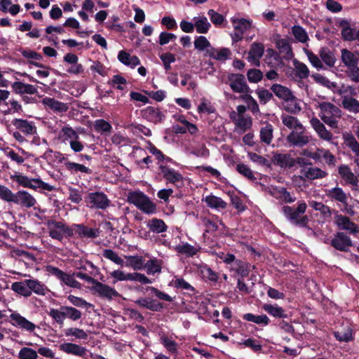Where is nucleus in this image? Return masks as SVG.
Returning <instances> with one entry per match:
<instances>
[{"label":"nucleus","mask_w":359,"mask_h":359,"mask_svg":"<svg viewBox=\"0 0 359 359\" xmlns=\"http://www.w3.org/2000/svg\"><path fill=\"white\" fill-rule=\"evenodd\" d=\"M286 102L287 104L284 108L286 111L293 114H297L301 111L302 107L295 96L294 100H288Z\"/></svg>","instance_id":"nucleus-63"},{"label":"nucleus","mask_w":359,"mask_h":359,"mask_svg":"<svg viewBox=\"0 0 359 359\" xmlns=\"http://www.w3.org/2000/svg\"><path fill=\"white\" fill-rule=\"evenodd\" d=\"M227 79L233 93H252L243 74L230 73L227 76Z\"/></svg>","instance_id":"nucleus-5"},{"label":"nucleus","mask_w":359,"mask_h":359,"mask_svg":"<svg viewBox=\"0 0 359 359\" xmlns=\"http://www.w3.org/2000/svg\"><path fill=\"white\" fill-rule=\"evenodd\" d=\"M193 21L194 22V28H196L198 34H206L208 32L211 25L205 16L194 17Z\"/></svg>","instance_id":"nucleus-34"},{"label":"nucleus","mask_w":359,"mask_h":359,"mask_svg":"<svg viewBox=\"0 0 359 359\" xmlns=\"http://www.w3.org/2000/svg\"><path fill=\"white\" fill-rule=\"evenodd\" d=\"M201 248H196L188 243L177 245L175 250L180 255H184L187 257H192L200 251Z\"/></svg>","instance_id":"nucleus-38"},{"label":"nucleus","mask_w":359,"mask_h":359,"mask_svg":"<svg viewBox=\"0 0 359 359\" xmlns=\"http://www.w3.org/2000/svg\"><path fill=\"white\" fill-rule=\"evenodd\" d=\"M144 268L147 269V273L149 275H154L161 271V267L158 264V261L156 258L148 260L144 265Z\"/></svg>","instance_id":"nucleus-62"},{"label":"nucleus","mask_w":359,"mask_h":359,"mask_svg":"<svg viewBox=\"0 0 359 359\" xmlns=\"http://www.w3.org/2000/svg\"><path fill=\"white\" fill-rule=\"evenodd\" d=\"M250 267L251 265L249 263L239 259L235 262V265L232 269L234 270L236 273L241 276L240 278H244L248 276L250 272Z\"/></svg>","instance_id":"nucleus-36"},{"label":"nucleus","mask_w":359,"mask_h":359,"mask_svg":"<svg viewBox=\"0 0 359 359\" xmlns=\"http://www.w3.org/2000/svg\"><path fill=\"white\" fill-rule=\"evenodd\" d=\"M102 255L104 258L111 260L116 264L123 266V260L112 250L104 249Z\"/></svg>","instance_id":"nucleus-64"},{"label":"nucleus","mask_w":359,"mask_h":359,"mask_svg":"<svg viewBox=\"0 0 359 359\" xmlns=\"http://www.w3.org/2000/svg\"><path fill=\"white\" fill-rule=\"evenodd\" d=\"M147 226L151 231L157 233H163L168 229V226L164 221L158 218L149 219Z\"/></svg>","instance_id":"nucleus-35"},{"label":"nucleus","mask_w":359,"mask_h":359,"mask_svg":"<svg viewBox=\"0 0 359 359\" xmlns=\"http://www.w3.org/2000/svg\"><path fill=\"white\" fill-rule=\"evenodd\" d=\"M276 45L280 53H285L289 57L293 56L292 46L287 39H280L277 40Z\"/></svg>","instance_id":"nucleus-54"},{"label":"nucleus","mask_w":359,"mask_h":359,"mask_svg":"<svg viewBox=\"0 0 359 359\" xmlns=\"http://www.w3.org/2000/svg\"><path fill=\"white\" fill-rule=\"evenodd\" d=\"M311 76L316 83L329 89H333L337 86L335 82L330 81L326 76L320 74H313Z\"/></svg>","instance_id":"nucleus-55"},{"label":"nucleus","mask_w":359,"mask_h":359,"mask_svg":"<svg viewBox=\"0 0 359 359\" xmlns=\"http://www.w3.org/2000/svg\"><path fill=\"white\" fill-rule=\"evenodd\" d=\"M46 271L58 280H60L63 284L70 286L72 281L74 277V273L68 274L59 268L54 266L53 265H47L46 266Z\"/></svg>","instance_id":"nucleus-14"},{"label":"nucleus","mask_w":359,"mask_h":359,"mask_svg":"<svg viewBox=\"0 0 359 359\" xmlns=\"http://www.w3.org/2000/svg\"><path fill=\"white\" fill-rule=\"evenodd\" d=\"M281 120L285 126L287 128L292 130H300L302 128V123L299 121V120L295 117L290 115L283 114L281 116Z\"/></svg>","instance_id":"nucleus-37"},{"label":"nucleus","mask_w":359,"mask_h":359,"mask_svg":"<svg viewBox=\"0 0 359 359\" xmlns=\"http://www.w3.org/2000/svg\"><path fill=\"white\" fill-rule=\"evenodd\" d=\"M342 107L353 113L359 112V101L353 97L344 96L341 100Z\"/></svg>","instance_id":"nucleus-39"},{"label":"nucleus","mask_w":359,"mask_h":359,"mask_svg":"<svg viewBox=\"0 0 359 359\" xmlns=\"http://www.w3.org/2000/svg\"><path fill=\"white\" fill-rule=\"evenodd\" d=\"M74 235L78 234L80 238H95L100 236L99 229L88 228L83 224H73Z\"/></svg>","instance_id":"nucleus-16"},{"label":"nucleus","mask_w":359,"mask_h":359,"mask_svg":"<svg viewBox=\"0 0 359 359\" xmlns=\"http://www.w3.org/2000/svg\"><path fill=\"white\" fill-rule=\"evenodd\" d=\"M273 138V126L270 123H267L264 127L261 128L260 139L261 141L269 144Z\"/></svg>","instance_id":"nucleus-51"},{"label":"nucleus","mask_w":359,"mask_h":359,"mask_svg":"<svg viewBox=\"0 0 359 359\" xmlns=\"http://www.w3.org/2000/svg\"><path fill=\"white\" fill-rule=\"evenodd\" d=\"M128 202L135 205L142 212L151 215L156 213V204L151 201L149 197L140 191L128 193Z\"/></svg>","instance_id":"nucleus-2"},{"label":"nucleus","mask_w":359,"mask_h":359,"mask_svg":"<svg viewBox=\"0 0 359 359\" xmlns=\"http://www.w3.org/2000/svg\"><path fill=\"white\" fill-rule=\"evenodd\" d=\"M262 309L270 316L276 318H287L288 314L287 311L283 307L279 306L277 304H264L262 306Z\"/></svg>","instance_id":"nucleus-25"},{"label":"nucleus","mask_w":359,"mask_h":359,"mask_svg":"<svg viewBox=\"0 0 359 359\" xmlns=\"http://www.w3.org/2000/svg\"><path fill=\"white\" fill-rule=\"evenodd\" d=\"M264 53V46L262 43L254 42L251 44L247 60L252 65L259 67L260 59Z\"/></svg>","instance_id":"nucleus-10"},{"label":"nucleus","mask_w":359,"mask_h":359,"mask_svg":"<svg viewBox=\"0 0 359 359\" xmlns=\"http://www.w3.org/2000/svg\"><path fill=\"white\" fill-rule=\"evenodd\" d=\"M59 348L61 351L68 354H73L80 357H83L87 353L86 348L72 343L61 344Z\"/></svg>","instance_id":"nucleus-26"},{"label":"nucleus","mask_w":359,"mask_h":359,"mask_svg":"<svg viewBox=\"0 0 359 359\" xmlns=\"http://www.w3.org/2000/svg\"><path fill=\"white\" fill-rule=\"evenodd\" d=\"M201 272L203 278L212 283H217L218 281L219 277L217 273L212 271L208 265L202 266Z\"/></svg>","instance_id":"nucleus-57"},{"label":"nucleus","mask_w":359,"mask_h":359,"mask_svg":"<svg viewBox=\"0 0 359 359\" xmlns=\"http://www.w3.org/2000/svg\"><path fill=\"white\" fill-rule=\"evenodd\" d=\"M327 196L332 201H336L344 205L347 204V196L340 187H334L328 190Z\"/></svg>","instance_id":"nucleus-33"},{"label":"nucleus","mask_w":359,"mask_h":359,"mask_svg":"<svg viewBox=\"0 0 359 359\" xmlns=\"http://www.w3.org/2000/svg\"><path fill=\"white\" fill-rule=\"evenodd\" d=\"M297 205V208L284 205L282 207L281 212L292 224L301 227H307L309 219L307 215H304L307 205L304 201H299Z\"/></svg>","instance_id":"nucleus-1"},{"label":"nucleus","mask_w":359,"mask_h":359,"mask_svg":"<svg viewBox=\"0 0 359 359\" xmlns=\"http://www.w3.org/2000/svg\"><path fill=\"white\" fill-rule=\"evenodd\" d=\"M286 140L291 146L303 147L309 143L310 136L303 126L300 130H292L287 136Z\"/></svg>","instance_id":"nucleus-6"},{"label":"nucleus","mask_w":359,"mask_h":359,"mask_svg":"<svg viewBox=\"0 0 359 359\" xmlns=\"http://www.w3.org/2000/svg\"><path fill=\"white\" fill-rule=\"evenodd\" d=\"M341 53V60L347 69L358 65V57L353 52L346 48H343Z\"/></svg>","instance_id":"nucleus-30"},{"label":"nucleus","mask_w":359,"mask_h":359,"mask_svg":"<svg viewBox=\"0 0 359 359\" xmlns=\"http://www.w3.org/2000/svg\"><path fill=\"white\" fill-rule=\"evenodd\" d=\"M295 76L301 79H306L309 76V70L307 66L301 62H294Z\"/></svg>","instance_id":"nucleus-53"},{"label":"nucleus","mask_w":359,"mask_h":359,"mask_svg":"<svg viewBox=\"0 0 359 359\" xmlns=\"http://www.w3.org/2000/svg\"><path fill=\"white\" fill-rule=\"evenodd\" d=\"M85 202L91 208L102 210L107 208L111 203L107 196L102 191L88 193V196L85 197Z\"/></svg>","instance_id":"nucleus-4"},{"label":"nucleus","mask_w":359,"mask_h":359,"mask_svg":"<svg viewBox=\"0 0 359 359\" xmlns=\"http://www.w3.org/2000/svg\"><path fill=\"white\" fill-rule=\"evenodd\" d=\"M141 116L147 121L154 124L161 123L165 119V114L160 110V108L153 106H148L140 111Z\"/></svg>","instance_id":"nucleus-9"},{"label":"nucleus","mask_w":359,"mask_h":359,"mask_svg":"<svg viewBox=\"0 0 359 359\" xmlns=\"http://www.w3.org/2000/svg\"><path fill=\"white\" fill-rule=\"evenodd\" d=\"M94 129L98 133H110L112 130L111 125L104 119H97L94 123Z\"/></svg>","instance_id":"nucleus-58"},{"label":"nucleus","mask_w":359,"mask_h":359,"mask_svg":"<svg viewBox=\"0 0 359 359\" xmlns=\"http://www.w3.org/2000/svg\"><path fill=\"white\" fill-rule=\"evenodd\" d=\"M300 173L309 180L323 179L327 176V172L317 167L302 168L300 170Z\"/></svg>","instance_id":"nucleus-27"},{"label":"nucleus","mask_w":359,"mask_h":359,"mask_svg":"<svg viewBox=\"0 0 359 359\" xmlns=\"http://www.w3.org/2000/svg\"><path fill=\"white\" fill-rule=\"evenodd\" d=\"M48 229V234L53 239L62 241L64 237L70 238L74 236L73 224L68 226L63 222L55 219H48L46 222Z\"/></svg>","instance_id":"nucleus-3"},{"label":"nucleus","mask_w":359,"mask_h":359,"mask_svg":"<svg viewBox=\"0 0 359 359\" xmlns=\"http://www.w3.org/2000/svg\"><path fill=\"white\" fill-rule=\"evenodd\" d=\"M344 142L346 145L355 154V156L359 157V142L352 134H348L344 136Z\"/></svg>","instance_id":"nucleus-49"},{"label":"nucleus","mask_w":359,"mask_h":359,"mask_svg":"<svg viewBox=\"0 0 359 359\" xmlns=\"http://www.w3.org/2000/svg\"><path fill=\"white\" fill-rule=\"evenodd\" d=\"M63 61L71 65L66 70L68 74L77 75L83 73V66L78 63L79 57L76 54L67 53L63 57Z\"/></svg>","instance_id":"nucleus-13"},{"label":"nucleus","mask_w":359,"mask_h":359,"mask_svg":"<svg viewBox=\"0 0 359 359\" xmlns=\"http://www.w3.org/2000/svg\"><path fill=\"white\" fill-rule=\"evenodd\" d=\"M172 285L177 290H185V293L189 295H193L196 292V289L183 278H176L172 280Z\"/></svg>","instance_id":"nucleus-40"},{"label":"nucleus","mask_w":359,"mask_h":359,"mask_svg":"<svg viewBox=\"0 0 359 359\" xmlns=\"http://www.w3.org/2000/svg\"><path fill=\"white\" fill-rule=\"evenodd\" d=\"M309 205L316 211H319L324 218L330 217L332 211L329 206L321 202L312 201L309 202Z\"/></svg>","instance_id":"nucleus-46"},{"label":"nucleus","mask_w":359,"mask_h":359,"mask_svg":"<svg viewBox=\"0 0 359 359\" xmlns=\"http://www.w3.org/2000/svg\"><path fill=\"white\" fill-rule=\"evenodd\" d=\"M42 103L50 109L59 113L66 112L69 109L67 103L62 102L53 97H46L42 100Z\"/></svg>","instance_id":"nucleus-24"},{"label":"nucleus","mask_w":359,"mask_h":359,"mask_svg":"<svg viewBox=\"0 0 359 359\" xmlns=\"http://www.w3.org/2000/svg\"><path fill=\"white\" fill-rule=\"evenodd\" d=\"M158 169L167 182L175 184L183 180V176L180 172L166 165H159Z\"/></svg>","instance_id":"nucleus-12"},{"label":"nucleus","mask_w":359,"mask_h":359,"mask_svg":"<svg viewBox=\"0 0 359 359\" xmlns=\"http://www.w3.org/2000/svg\"><path fill=\"white\" fill-rule=\"evenodd\" d=\"M339 175L346 183L356 186L358 182V177L351 172L350 168L346 165H341L338 168Z\"/></svg>","instance_id":"nucleus-29"},{"label":"nucleus","mask_w":359,"mask_h":359,"mask_svg":"<svg viewBox=\"0 0 359 359\" xmlns=\"http://www.w3.org/2000/svg\"><path fill=\"white\" fill-rule=\"evenodd\" d=\"M246 76L250 83H257L262 80L264 74L260 69L252 68L247 72Z\"/></svg>","instance_id":"nucleus-56"},{"label":"nucleus","mask_w":359,"mask_h":359,"mask_svg":"<svg viewBox=\"0 0 359 359\" xmlns=\"http://www.w3.org/2000/svg\"><path fill=\"white\" fill-rule=\"evenodd\" d=\"M27 287L30 290V293L32 292L39 295H45L47 287L37 279H27L25 280Z\"/></svg>","instance_id":"nucleus-32"},{"label":"nucleus","mask_w":359,"mask_h":359,"mask_svg":"<svg viewBox=\"0 0 359 359\" xmlns=\"http://www.w3.org/2000/svg\"><path fill=\"white\" fill-rule=\"evenodd\" d=\"M11 290L25 297L31 296L30 290L27 287L25 280L23 282H14L11 285Z\"/></svg>","instance_id":"nucleus-48"},{"label":"nucleus","mask_w":359,"mask_h":359,"mask_svg":"<svg viewBox=\"0 0 359 359\" xmlns=\"http://www.w3.org/2000/svg\"><path fill=\"white\" fill-rule=\"evenodd\" d=\"M271 90L276 96L285 102L294 100V95L292 94L291 90L283 85L274 83L271 86Z\"/></svg>","instance_id":"nucleus-21"},{"label":"nucleus","mask_w":359,"mask_h":359,"mask_svg":"<svg viewBox=\"0 0 359 359\" xmlns=\"http://www.w3.org/2000/svg\"><path fill=\"white\" fill-rule=\"evenodd\" d=\"M231 53V50L227 48L217 49L211 47V48L206 50L205 55L220 62H224L229 58Z\"/></svg>","instance_id":"nucleus-22"},{"label":"nucleus","mask_w":359,"mask_h":359,"mask_svg":"<svg viewBox=\"0 0 359 359\" xmlns=\"http://www.w3.org/2000/svg\"><path fill=\"white\" fill-rule=\"evenodd\" d=\"M11 123L16 129L26 135H32L36 133V127L34 123L27 119L14 118Z\"/></svg>","instance_id":"nucleus-17"},{"label":"nucleus","mask_w":359,"mask_h":359,"mask_svg":"<svg viewBox=\"0 0 359 359\" xmlns=\"http://www.w3.org/2000/svg\"><path fill=\"white\" fill-rule=\"evenodd\" d=\"M205 202L208 207L215 209H225L227 203L221 198L214 195L207 196L205 198Z\"/></svg>","instance_id":"nucleus-43"},{"label":"nucleus","mask_w":359,"mask_h":359,"mask_svg":"<svg viewBox=\"0 0 359 359\" xmlns=\"http://www.w3.org/2000/svg\"><path fill=\"white\" fill-rule=\"evenodd\" d=\"M319 55L323 62L327 66L332 67L334 66L336 58L332 53L327 47H323L319 51Z\"/></svg>","instance_id":"nucleus-41"},{"label":"nucleus","mask_w":359,"mask_h":359,"mask_svg":"<svg viewBox=\"0 0 359 359\" xmlns=\"http://www.w3.org/2000/svg\"><path fill=\"white\" fill-rule=\"evenodd\" d=\"M311 125L318 136L325 140L330 141L332 139V133L327 130L325 125L316 117H313L310 121Z\"/></svg>","instance_id":"nucleus-20"},{"label":"nucleus","mask_w":359,"mask_h":359,"mask_svg":"<svg viewBox=\"0 0 359 359\" xmlns=\"http://www.w3.org/2000/svg\"><path fill=\"white\" fill-rule=\"evenodd\" d=\"M90 290L93 294H96L101 298H105L109 300L119 296V293L114 288L111 287L97 280H95L90 287Z\"/></svg>","instance_id":"nucleus-7"},{"label":"nucleus","mask_w":359,"mask_h":359,"mask_svg":"<svg viewBox=\"0 0 359 359\" xmlns=\"http://www.w3.org/2000/svg\"><path fill=\"white\" fill-rule=\"evenodd\" d=\"M330 245L340 252H348L353 245L351 238L344 232H337L334 234L330 243Z\"/></svg>","instance_id":"nucleus-8"},{"label":"nucleus","mask_w":359,"mask_h":359,"mask_svg":"<svg viewBox=\"0 0 359 359\" xmlns=\"http://www.w3.org/2000/svg\"><path fill=\"white\" fill-rule=\"evenodd\" d=\"M272 163L282 168H292L295 166V158L290 154L276 153L272 157Z\"/></svg>","instance_id":"nucleus-15"},{"label":"nucleus","mask_w":359,"mask_h":359,"mask_svg":"<svg viewBox=\"0 0 359 359\" xmlns=\"http://www.w3.org/2000/svg\"><path fill=\"white\" fill-rule=\"evenodd\" d=\"M13 203L20 205L22 208H30L35 205L36 201L27 191L20 190L15 194Z\"/></svg>","instance_id":"nucleus-11"},{"label":"nucleus","mask_w":359,"mask_h":359,"mask_svg":"<svg viewBox=\"0 0 359 359\" xmlns=\"http://www.w3.org/2000/svg\"><path fill=\"white\" fill-rule=\"evenodd\" d=\"M135 303L138 306L147 309L151 311L160 312L164 308V304L156 299L149 297H140Z\"/></svg>","instance_id":"nucleus-19"},{"label":"nucleus","mask_w":359,"mask_h":359,"mask_svg":"<svg viewBox=\"0 0 359 359\" xmlns=\"http://www.w3.org/2000/svg\"><path fill=\"white\" fill-rule=\"evenodd\" d=\"M62 311L65 313V318H68L73 321H76L82 317L81 311L72 306H62Z\"/></svg>","instance_id":"nucleus-47"},{"label":"nucleus","mask_w":359,"mask_h":359,"mask_svg":"<svg viewBox=\"0 0 359 359\" xmlns=\"http://www.w3.org/2000/svg\"><path fill=\"white\" fill-rule=\"evenodd\" d=\"M65 166L72 174L76 173L78 172L87 174H90L92 172V170L90 168L77 163L66 161L65 163Z\"/></svg>","instance_id":"nucleus-44"},{"label":"nucleus","mask_w":359,"mask_h":359,"mask_svg":"<svg viewBox=\"0 0 359 359\" xmlns=\"http://www.w3.org/2000/svg\"><path fill=\"white\" fill-rule=\"evenodd\" d=\"M11 179L16 182L19 186L25 188L35 189L34 187L36 186L32 183V178H29L26 175L15 174L11 176Z\"/></svg>","instance_id":"nucleus-45"},{"label":"nucleus","mask_w":359,"mask_h":359,"mask_svg":"<svg viewBox=\"0 0 359 359\" xmlns=\"http://www.w3.org/2000/svg\"><path fill=\"white\" fill-rule=\"evenodd\" d=\"M256 93L259 100V102L262 104H266L268 102H269L273 97L272 93H271L269 90L263 88H257L256 90Z\"/></svg>","instance_id":"nucleus-61"},{"label":"nucleus","mask_w":359,"mask_h":359,"mask_svg":"<svg viewBox=\"0 0 359 359\" xmlns=\"http://www.w3.org/2000/svg\"><path fill=\"white\" fill-rule=\"evenodd\" d=\"M337 224L341 229L348 230L351 233H356L359 232V226L353 222L349 217L344 215H338Z\"/></svg>","instance_id":"nucleus-28"},{"label":"nucleus","mask_w":359,"mask_h":359,"mask_svg":"<svg viewBox=\"0 0 359 359\" xmlns=\"http://www.w3.org/2000/svg\"><path fill=\"white\" fill-rule=\"evenodd\" d=\"M194 47L199 51H203L205 50L211 48V44L207 38L204 36H198L194 41Z\"/></svg>","instance_id":"nucleus-60"},{"label":"nucleus","mask_w":359,"mask_h":359,"mask_svg":"<svg viewBox=\"0 0 359 359\" xmlns=\"http://www.w3.org/2000/svg\"><path fill=\"white\" fill-rule=\"evenodd\" d=\"M127 259L129 262V265L134 270H140L144 268V259L142 256L135 255V256H128L126 257Z\"/></svg>","instance_id":"nucleus-59"},{"label":"nucleus","mask_w":359,"mask_h":359,"mask_svg":"<svg viewBox=\"0 0 359 359\" xmlns=\"http://www.w3.org/2000/svg\"><path fill=\"white\" fill-rule=\"evenodd\" d=\"M320 113L319 115H335L336 117L341 116V109L334 104L328 102H323L319 104Z\"/></svg>","instance_id":"nucleus-31"},{"label":"nucleus","mask_w":359,"mask_h":359,"mask_svg":"<svg viewBox=\"0 0 359 359\" xmlns=\"http://www.w3.org/2000/svg\"><path fill=\"white\" fill-rule=\"evenodd\" d=\"M338 27L341 29V34L344 41H351L355 40L356 30L351 27L348 20L341 19L338 22Z\"/></svg>","instance_id":"nucleus-18"},{"label":"nucleus","mask_w":359,"mask_h":359,"mask_svg":"<svg viewBox=\"0 0 359 359\" xmlns=\"http://www.w3.org/2000/svg\"><path fill=\"white\" fill-rule=\"evenodd\" d=\"M292 33L295 39L301 43H306L309 40L306 32L299 25H294L292 27Z\"/></svg>","instance_id":"nucleus-52"},{"label":"nucleus","mask_w":359,"mask_h":359,"mask_svg":"<svg viewBox=\"0 0 359 359\" xmlns=\"http://www.w3.org/2000/svg\"><path fill=\"white\" fill-rule=\"evenodd\" d=\"M10 318L13 325L18 326L22 329H25L28 331H33L36 327L34 323L29 321L18 313H11Z\"/></svg>","instance_id":"nucleus-23"},{"label":"nucleus","mask_w":359,"mask_h":359,"mask_svg":"<svg viewBox=\"0 0 359 359\" xmlns=\"http://www.w3.org/2000/svg\"><path fill=\"white\" fill-rule=\"evenodd\" d=\"M243 319L246 321L255 323L257 325H267L270 320L265 314L263 315H254L253 313H248L243 316Z\"/></svg>","instance_id":"nucleus-42"},{"label":"nucleus","mask_w":359,"mask_h":359,"mask_svg":"<svg viewBox=\"0 0 359 359\" xmlns=\"http://www.w3.org/2000/svg\"><path fill=\"white\" fill-rule=\"evenodd\" d=\"M236 171L243 177L252 182L257 178L255 177L252 170L245 164L243 163H238L236 167Z\"/></svg>","instance_id":"nucleus-50"}]
</instances>
